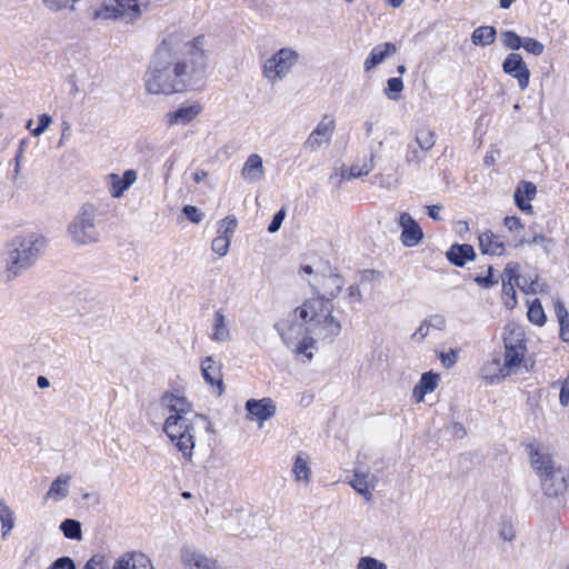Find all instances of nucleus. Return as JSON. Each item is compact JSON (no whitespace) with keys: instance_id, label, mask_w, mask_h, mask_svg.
Here are the masks:
<instances>
[{"instance_id":"obj_49","label":"nucleus","mask_w":569,"mask_h":569,"mask_svg":"<svg viewBox=\"0 0 569 569\" xmlns=\"http://www.w3.org/2000/svg\"><path fill=\"white\" fill-rule=\"evenodd\" d=\"M438 359L446 369H450L458 360V351L455 349H450L447 352L441 351L438 353Z\"/></svg>"},{"instance_id":"obj_32","label":"nucleus","mask_w":569,"mask_h":569,"mask_svg":"<svg viewBox=\"0 0 569 569\" xmlns=\"http://www.w3.org/2000/svg\"><path fill=\"white\" fill-rule=\"evenodd\" d=\"M470 39L475 46H489L496 40V29L490 26L478 27L472 31Z\"/></svg>"},{"instance_id":"obj_43","label":"nucleus","mask_w":569,"mask_h":569,"mask_svg":"<svg viewBox=\"0 0 569 569\" xmlns=\"http://www.w3.org/2000/svg\"><path fill=\"white\" fill-rule=\"evenodd\" d=\"M552 239L545 237L543 234H536L532 239H522L519 241L518 246H530V244H540L546 253H549L552 247Z\"/></svg>"},{"instance_id":"obj_59","label":"nucleus","mask_w":569,"mask_h":569,"mask_svg":"<svg viewBox=\"0 0 569 569\" xmlns=\"http://www.w3.org/2000/svg\"><path fill=\"white\" fill-rule=\"evenodd\" d=\"M83 569H109L102 557H92Z\"/></svg>"},{"instance_id":"obj_26","label":"nucleus","mask_w":569,"mask_h":569,"mask_svg":"<svg viewBox=\"0 0 569 569\" xmlns=\"http://www.w3.org/2000/svg\"><path fill=\"white\" fill-rule=\"evenodd\" d=\"M440 381V376L432 371L421 375L419 382L415 386L412 396L417 402H422L426 395L433 392Z\"/></svg>"},{"instance_id":"obj_11","label":"nucleus","mask_w":569,"mask_h":569,"mask_svg":"<svg viewBox=\"0 0 569 569\" xmlns=\"http://www.w3.org/2000/svg\"><path fill=\"white\" fill-rule=\"evenodd\" d=\"M336 129V121L331 116L325 114L317 127L308 136L303 147L310 151H317L329 146Z\"/></svg>"},{"instance_id":"obj_25","label":"nucleus","mask_w":569,"mask_h":569,"mask_svg":"<svg viewBox=\"0 0 569 569\" xmlns=\"http://www.w3.org/2000/svg\"><path fill=\"white\" fill-rule=\"evenodd\" d=\"M112 569H153V567L144 553L128 552L114 562Z\"/></svg>"},{"instance_id":"obj_13","label":"nucleus","mask_w":569,"mask_h":569,"mask_svg":"<svg viewBox=\"0 0 569 569\" xmlns=\"http://www.w3.org/2000/svg\"><path fill=\"white\" fill-rule=\"evenodd\" d=\"M503 71L517 79L519 88L525 90L529 86L530 71L518 53H509L502 62Z\"/></svg>"},{"instance_id":"obj_21","label":"nucleus","mask_w":569,"mask_h":569,"mask_svg":"<svg viewBox=\"0 0 569 569\" xmlns=\"http://www.w3.org/2000/svg\"><path fill=\"white\" fill-rule=\"evenodd\" d=\"M201 372L207 383L216 388L217 395L220 396L223 392L221 365L213 360L212 357H207L201 362Z\"/></svg>"},{"instance_id":"obj_27","label":"nucleus","mask_w":569,"mask_h":569,"mask_svg":"<svg viewBox=\"0 0 569 569\" xmlns=\"http://www.w3.org/2000/svg\"><path fill=\"white\" fill-rule=\"evenodd\" d=\"M397 52V47L395 43L386 42L379 46H376L368 58L363 62V68L366 71H370L380 63L385 61V59L391 57Z\"/></svg>"},{"instance_id":"obj_28","label":"nucleus","mask_w":569,"mask_h":569,"mask_svg":"<svg viewBox=\"0 0 569 569\" xmlns=\"http://www.w3.org/2000/svg\"><path fill=\"white\" fill-rule=\"evenodd\" d=\"M447 259L457 267H463L476 258L475 249L470 244H452L446 252Z\"/></svg>"},{"instance_id":"obj_64","label":"nucleus","mask_w":569,"mask_h":569,"mask_svg":"<svg viewBox=\"0 0 569 569\" xmlns=\"http://www.w3.org/2000/svg\"><path fill=\"white\" fill-rule=\"evenodd\" d=\"M208 177V173L207 171L204 170H197L194 173H193V180L197 182V183H200L202 182L203 180H206Z\"/></svg>"},{"instance_id":"obj_24","label":"nucleus","mask_w":569,"mask_h":569,"mask_svg":"<svg viewBox=\"0 0 569 569\" xmlns=\"http://www.w3.org/2000/svg\"><path fill=\"white\" fill-rule=\"evenodd\" d=\"M349 485L367 501L372 498V490L376 486V478L370 472H362L356 470Z\"/></svg>"},{"instance_id":"obj_12","label":"nucleus","mask_w":569,"mask_h":569,"mask_svg":"<svg viewBox=\"0 0 569 569\" xmlns=\"http://www.w3.org/2000/svg\"><path fill=\"white\" fill-rule=\"evenodd\" d=\"M397 223L401 229L400 241L405 247L412 248L422 242L423 231L409 212H401Z\"/></svg>"},{"instance_id":"obj_29","label":"nucleus","mask_w":569,"mask_h":569,"mask_svg":"<svg viewBox=\"0 0 569 569\" xmlns=\"http://www.w3.org/2000/svg\"><path fill=\"white\" fill-rule=\"evenodd\" d=\"M211 339L216 342H228L231 340V331L228 320L221 309L216 310L211 326Z\"/></svg>"},{"instance_id":"obj_53","label":"nucleus","mask_w":569,"mask_h":569,"mask_svg":"<svg viewBox=\"0 0 569 569\" xmlns=\"http://www.w3.org/2000/svg\"><path fill=\"white\" fill-rule=\"evenodd\" d=\"M475 282L482 287V288H490L492 286H495L496 283H498V280H495L492 278V267H489L488 268V274L486 277H482V276H476L473 278Z\"/></svg>"},{"instance_id":"obj_63","label":"nucleus","mask_w":569,"mask_h":569,"mask_svg":"<svg viewBox=\"0 0 569 569\" xmlns=\"http://www.w3.org/2000/svg\"><path fill=\"white\" fill-rule=\"evenodd\" d=\"M451 432L455 437L459 439L463 438L467 433L465 427L459 422H455L451 425Z\"/></svg>"},{"instance_id":"obj_19","label":"nucleus","mask_w":569,"mask_h":569,"mask_svg":"<svg viewBox=\"0 0 569 569\" xmlns=\"http://www.w3.org/2000/svg\"><path fill=\"white\" fill-rule=\"evenodd\" d=\"M540 478L542 490L547 496L557 497L567 490V476L560 468L542 475Z\"/></svg>"},{"instance_id":"obj_18","label":"nucleus","mask_w":569,"mask_h":569,"mask_svg":"<svg viewBox=\"0 0 569 569\" xmlns=\"http://www.w3.org/2000/svg\"><path fill=\"white\" fill-rule=\"evenodd\" d=\"M291 473L293 480L300 488H307L311 482L312 470H311V458L306 452H299L295 456Z\"/></svg>"},{"instance_id":"obj_60","label":"nucleus","mask_w":569,"mask_h":569,"mask_svg":"<svg viewBox=\"0 0 569 569\" xmlns=\"http://www.w3.org/2000/svg\"><path fill=\"white\" fill-rule=\"evenodd\" d=\"M441 209H442L441 206H438V204L428 206L427 213L432 220L441 221L442 220V217L440 214Z\"/></svg>"},{"instance_id":"obj_36","label":"nucleus","mask_w":569,"mask_h":569,"mask_svg":"<svg viewBox=\"0 0 569 569\" xmlns=\"http://www.w3.org/2000/svg\"><path fill=\"white\" fill-rule=\"evenodd\" d=\"M527 316L529 321L537 326H543L547 320L545 310L538 299L530 303Z\"/></svg>"},{"instance_id":"obj_30","label":"nucleus","mask_w":569,"mask_h":569,"mask_svg":"<svg viewBox=\"0 0 569 569\" xmlns=\"http://www.w3.org/2000/svg\"><path fill=\"white\" fill-rule=\"evenodd\" d=\"M72 477L67 473L59 475L51 483L49 490L44 495V500L61 501L69 495V487Z\"/></svg>"},{"instance_id":"obj_45","label":"nucleus","mask_w":569,"mask_h":569,"mask_svg":"<svg viewBox=\"0 0 569 569\" xmlns=\"http://www.w3.org/2000/svg\"><path fill=\"white\" fill-rule=\"evenodd\" d=\"M230 240L227 237H216L211 242V249L219 257H224L228 253Z\"/></svg>"},{"instance_id":"obj_17","label":"nucleus","mask_w":569,"mask_h":569,"mask_svg":"<svg viewBox=\"0 0 569 569\" xmlns=\"http://www.w3.org/2000/svg\"><path fill=\"white\" fill-rule=\"evenodd\" d=\"M181 561L188 569H219L217 561L202 551L186 547L181 551Z\"/></svg>"},{"instance_id":"obj_46","label":"nucleus","mask_w":569,"mask_h":569,"mask_svg":"<svg viewBox=\"0 0 569 569\" xmlns=\"http://www.w3.org/2000/svg\"><path fill=\"white\" fill-rule=\"evenodd\" d=\"M521 48L533 56H540L545 50V46L533 38H523Z\"/></svg>"},{"instance_id":"obj_39","label":"nucleus","mask_w":569,"mask_h":569,"mask_svg":"<svg viewBox=\"0 0 569 569\" xmlns=\"http://www.w3.org/2000/svg\"><path fill=\"white\" fill-rule=\"evenodd\" d=\"M0 521L2 523V536L7 537L13 528V512L2 502L0 503Z\"/></svg>"},{"instance_id":"obj_3","label":"nucleus","mask_w":569,"mask_h":569,"mask_svg":"<svg viewBox=\"0 0 569 569\" xmlns=\"http://www.w3.org/2000/svg\"><path fill=\"white\" fill-rule=\"evenodd\" d=\"M159 402L166 413L163 432L181 453L183 460L192 462L197 431L203 429L212 433V423L206 416L194 411L192 402L180 389L163 392Z\"/></svg>"},{"instance_id":"obj_14","label":"nucleus","mask_w":569,"mask_h":569,"mask_svg":"<svg viewBox=\"0 0 569 569\" xmlns=\"http://www.w3.org/2000/svg\"><path fill=\"white\" fill-rule=\"evenodd\" d=\"M202 111V106L199 102L180 106L173 111L164 114V122L168 127L188 126L190 124Z\"/></svg>"},{"instance_id":"obj_9","label":"nucleus","mask_w":569,"mask_h":569,"mask_svg":"<svg viewBox=\"0 0 569 569\" xmlns=\"http://www.w3.org/2000/svg\"><path fill=\"white\" fill-rule=\"evenodd\" d=\"M299 272L310 276L315 273L313 278L309 279L308 282L316 291V297H320L328 302L340 293L345 284L342 278L330 267H328V273L315 272L310 266H302Z\"/></svg>"},{"instance_id":"obj_7","label":"nucleus","mask_w":569,"mask_h":569,"mask_svg":"<svg viewBox=\"0 0 569 569\" xmlns=\"http://www.w3.org/2000/svg\"><path fill=\"white\" fill-rule=\"evenodd\" d=\"M150 0H106L94 11V20H120L127 24L136 23L148 11Z\"/></svg>"},{"instance_id":"obj_52","label":"nucleus","mask_w":569,"mask_h":569,"mask_svg":"<svg viewBox=\"0 0 569 569\" xmlns=\"http://www.w3.org/2000/svg\"><path fill=\"white\" fill-rule=\"evenodd\" d=\"M519 264L516 262H509L502 273V279L506 278L507 283H512L518 278Z\"/></svg>"},{"instance_id":"obj_54","label":"nucleus","mask_w":569,"mask_h":569,"mask_svg":"<svg viewBox=\"0 0 569 569\" xmlns=\"http://www.w3.org/2000/svg\"><path fill=\"white\" fill-rule=\"evenodd\" d=\"M499 536L505 541H512L515 539V530L510 522L503 521L499 528Z\"/></svg>"},{"instance_id":"obj_56","label":"nucleus","mask_w":569,"mask_h":569,"mask_svg":"<svg viewBox=\"0 0 569 569\" xmlns=\"http://www.w3.org/2000/svg\"><path fill=\"white\" fill-rule=\"evenodd\" d=\"M286 217V212L283 209L279 210L272 218V221L270 222L269 227H268V231L273 233V232H277L280 227H281V223L283 221Z\"/></svg>"},{"instance_id":"obj_44","label":"nucleus","mask_w":569,"mask_h":569,"mask_svg":"<svg viewBox=\"0 0 569 569\" xmlns=\"http://www.w3.org/2000/svg\"><path fill=\"white\" fill-rule=\"evenodd\" d=\"M502 43L511 49V50H518L521 48L522 44V38H520L516 32L513 31H505L501 34Z\"/></svg>"},{"instance_id":"obj_55","label":"nucleus","mask_w":569,"mask_h":569,"mask_svg":"<svg viewBox=\"0 0 569 569\" xmlns=\"http://www.w3.org/2000/svg\"><path fill=\"white\" fill-rule=\"evenodd\" d=\"M559 402L562 407L569 406V376L561 382Z\"/></svg>"},{"instance_id":"obj_47","label":"nucleus","mask_w":569,"mask_h":569,"mask_svg":"<svg viewBox=\"0 0 569 569\" xmlns=\"http://www.w3.org/2000/svg\"><path fill=\"white\" fill-rule=\"evenodd\" d=\"M405 160H406V163L409 166H411V164L419 166L423 160V156L421 154L420 148L416 144L415 146L409 144Z\"/></svg>"},{"instance_id":"obj_48","label":"nucleus","mask_w":569,"mask_h":569,"mask_svg":"<svg viewBox=\"0 0 569 569\" xmlns=\"http://www.w3.org/2000/svg\"><path fill=\"white\" fill-rule=\"evenodd\" d=\"M502 293L506 297L505 305L513 308L517 303L516 290L512 283H507L506 278L502 279Z\"/></svg>"},{"instance_id":"obj_2","label":"nucleus","mask_w":569,"mask_h":569,"mask_svg":"<svg viewBox=\"0 0 569 569\" xmlns=\"http://www.w3.org/2000/svg\"><path fill=\"white\" fill-rule=\"evenodd\" d=\"M331 302L320 297L306 299L295 309L301 322L279 323L277 330L286 347L302 362H310L317 351V339L333 340L341 331V323L332 315Z\"/></svg>"},{"instance_id":"obj_40","label":"nucleus","mask_w":569,"mask_h":569,"mask_svg":"<svg viewBox=\"0 0 569 569\" xmlns=\"http://www.w3.org/2000/svg\"><path fill=\"white\" fill-rule=\"evenodd\" d=\"M355 569H388V565L372 556H361L358 559Z\"/></svg>"},{"instance_id":"obj_42","label":"nucleus","mask_w":569,"mask_h":569,"mask_svg":"<svg viewBox=\"0 0 569 569\" xmlns=\"http://www.w3.org/2000/svg\"><path fill=\"white\" fill-rule=\"evenodd\" d=\"M372 169L371 163H363L362 166L353 164L349 171L345 170L341 173V179L350 180L368 174Z\"/></svg>"},{"instance_id":"obj_8","label":"nucleus","mask_w":569,"mask_h":569,"mask_svg":"<svg viewBox=\"0 0 569 569\" xmlns=\"http://www.w3.org/2000/svg\"><path fill=\"white\" fill-rule=\"evenodd\" d=\"M299 61V53L291 48H281L262 63V76L272 86L283 81Z\"/></svg>"},{"instance_id":"obj_41","label":"nucleus","mask_w":569,"mask_h":569,"mask_svg":"<svg viewBox=\"0 0 569 569\" xmlns=\"http://www.w3.org/2000/svg\"><path fill=\"white\" fill-rule=\"evenodd\" d=\"M80 0H42L43 6L52 11L59 12L62 10H74V4Z\"/></svg>"},{"instance_id":"obj_10","label":"nucleus","mask_w":569,"mask_h":569,"mask_svg":"<svg viewBox=\"0 0 569 569\" xmlns=\"http://www.w3.org/2000/svg\"><path fill=\"white\" fill-rule=\"evenodd\" d=\"M526 453L528 455L531 468L538 477L557 468L550 448L541 441L533 439L526 443Z\"/></svg>"},{"instance_id":"obj_15","label":"nucleus","mask_w":569,"mask_h":569,"mask_svg":"<svg viewBox=\"0 0 569 569\" xmlns=\"http://www.w3.org/2000/svg\"><path fill=\"white\" fill-rule=\"evenodd\" d=\"M138 173L133 169H128L122 176L118 173H109L106 176V183L110 196L113 199H119L124 191L136 183Z\"/></svg>"},{"instance_id":"obj_57","label":"nucleus","mask_w":569,"mask_h":569,"mask_svg":"<svg viewBox=\"0 0 569 569\" xmlns=\"http://www.w3.org/2000/svg\"><path fill=\"white\" fill-rule=\"evenodd\" d=\"M28 146V139H23L20 141L19 143V148H18V152H17V156L14 158V176L17 177L19 173H20V163H21V160H22V157H23V153H24V150Z\"/></svg>"},{"instance_id":"obj_34","label":"nucleus","mask_w":569,"mask_h":569,"mask_svg":"<svg viewBox=\"0 0 569 569\" xmlns=\"http://www.w3.org/2000/svg\"><path fill=\"white\" fill-rule=\"evenodd\" d=\"M237 219L234 217H226L218 221L217 233L218 237H227L230 241L237 229Z\"/></svg>"},{"instance_id":"obj_1","label":"nucleus","mask_w":569,"mask_h":569,"mask_svg":"<svg viewBox=\"0 0 569 569\" xmlns=\"http://www.w3.org/2000/svg\"><path fill=\"white\" fill-rule=\"evenodd\" d=\"M206 37H189L182 31L167 34L154 52L144 74L149 94L182 92L200 79L207 66Z\"/></svg>"},{"instance_id":"obj_62","label":"nucleus","mask_w":569,"mask_h":569,"mask_svg":"<svg viewBox=\"0 0 569 569\" xmlns=\"http://www.w3.org/2000/svg\"><path fill=\"white\" fill-rule=\"evenodd\" d=\"M498 157H499V151L496 149H492L487 152V154L483 158V162L486 166L490 167L496 162Z\"/></svg>"},{"instance_id":"obj_6","label":"nucleus","mask_w":569,"mask_h":569,"mask_svg":"<svg viewBox=\"0 0 569 569\" xmlns=\"http://www.w3.org/2000/svg\"><path fill=\"white\" fill-rule=\"evenodd\" d=\"M99 209L94 203H83L67 227V236L77 247L98 243L101 238L98 228Z\"/></svg>"},{"instance_id":"obj_20","label":"nucleus","mask_w":569,"mask_h":569,"mask_svg":"<svg viewBox=\"0 0 569 569\" xmlns=\"http://www.w3.org/2000/svg\"><path fill=\"white\" fill-rule=\"evenodd\" d=\"M240 176L243 181L247 183H258L260 182L264 176L266 170L263 167V160L260 154L258 153H251L244 161L241 170Z\"/></svg>"},{"instance_id":"obj_58","label":"nucleus","mask_w":569,"mask_h":569,"mask_svg":"<svg viewBox=\"0 0 569 569\" xmlns=\"http://www.w3.org/2000/svg\"><path fill=\"white\" fill-rule=\"evenodd\" d=\"M503 224L509 231H516L523 228V224L521 223L520 219L515 216L506 217L503 220Z\"/></svg>"},{"instance_id":"obj_61","label":"nucleus","mask_w":569,"mask_h":569,"mask_svg":"<svg viewBox=\"0 0 569 569\" xmlns=\"http://www.w3.org/2000/svg\"><path fill=\"white\" fill-rule=\"evenodd\" d=\"M348 298L350 302H359L361 300V291L359 286H350L348 288Z\"/></svg>"},{"instance_id":"obj_38","label":"nucleus","mask_w":569,"mask_h":569,"mask_svg":"<svg viewBox=\"0 0 569 569\" xmlns=\"http://www.w3.org/2000/svg\"><path fill=\"white\" fill-rule=\"evenodd\" d=\"M60 529L63 535L69 539L81 538V526L80 522L73 519H66L61 522Z\"/></svg>"},{"instance_id":"obj_31","label":"nucleus","mask_w":569,"mask_h":569,"mask_svg":"<svg viewBox=\"0 0 569 569\" xmlns=\"http://www.w3.org/2000/svg\"><path fill=\"white\" fill-rule=\"evenodd\" d=\"M537 188L532 182H522L515 191V201L523 212H531L530 201L535 198Z\"/></svg>"},{"instance_id":"obj_22","label":"nucleus","mask_w":569,"mask_h":569,"mask_svg":"<svg viewBox=\"0 0 569 569\" xmlns=\"http://www.w3.org/2000/svg\"><path fill=\"white\" fill-rule=\"evenodd\" d=\"M447 320L442 315L436 313L426 318L412 333V340L423 341L432 331H442L446 329Z\"/></svg>"},{"instance_id":"obj_16","label":"nucleus","mask_w":569,"mask_h":569,"mask_svg":"<svg viewBox=\"0 0 569 569\" xmlns=\"http://www.w3.org/2000/svg\"><path fill=\"white\" fill-rule=\"evenodd\" d=\"M246 410L248 411L249 419L257 420L260 427L264 421L276 415V405L270 398H262L259 400L249 399L246 402Z\"/></svg>"},{"instance_id":"obj_50","label":"nucleus","mask_w":569,"mask_h":569,"mask_svg":"<svg viewBox=\"0 0 569 569\" xmlns=\"http://www.w3.org/2000/svg\"><path fill=\"white\" fill-rule=\"evenodd\" d=\"M38 127L31 130V133L34 137H40L50 127L52 118L47 113H42L38 117Z\"/></svg>"},{"instance_id":"obj_51","label":"nucleus","mask_w":569,"mask_h":569,"mask_svg":"<svg viewBox=\"0 0 569 569\" xmlns=\"http://www.w3.org/2000/svg\"><path fill=\"white\" fill-rule=\"evenodd\" d=\"M182 212L193 223H199L203 218L202 212L194 206H184Z\"/></svg>"},{"instance_id":"obj_35","label":"nucleus","mask_w":569,"mask_h":569,"mask_svg":"<svg viewBox=\"0 0 569 569\" xmlns=\"http://www.w3.org/2000/svg\"><path fill=\"white\" fill-rule=\"evenodd\" d=\"M416 146L420 148L421 151H428L435 146V132L429 129H420L416 133Z\"/></svg>"},{"instance_id":"obj_23","label":"nucleus","mask_w":569,"mask_h":569,"mask_svg":"<svg viewBox=\"0 0 569 569\" xmlns=\"http://www.w3.org/2000/svg\"><path fill=\"white\" fill-rule=\"evenodd\" d=\"M478 240L479 249L483 254L502 256L506 251L502 238L491 230L480 233Z\"/></svg>"},{"instance_id":"obj_5","label":"nucleus","mask_w":569,"mask_h":569,"mask_svg":"<svg viewBox=\"0 0 569 569\" xmlns=\"http://www.w3.org/2000/svg\"><path fill=\"white\" fill-rule=\"evenodd\" d=\"M502 340L503 365L500 366L499 359L487 363L482 368V376L487 380H500L511 373H518L523 366L528 352L525 329L518 323L510 322L503 329Z\"/></svg>"},{"instance_id":"obj_4","label":"nucleus","mask_w":569,"mask_h":569,"mask_svg":"<svg viewBox=\"0 0 569 569\" xmlns=\"http://www.w3.org/2000/svg\"><path fill=\"white\" fill-rule=\"evenodd\" d=\"M46 246V238L36 232L12 238L4 246L1 256L4 280L10 282L34 266Z\"/></svg>"},{"instance_id":"obj_37","label":"nucleus","mask_w":569,"mask_h":569,"mask_svg":"<svg viewBox=\"0 0 569 569\" xmlns=\"http://www.w3.org/2000/svg\"><path fill=\"white\" fill-rule=\"evenodd\" d=\"M403 90V81L401 78H390L387 80V87L385 88V94L389 100L398 101L400 93Z\"/></svg>"},{"instance_id":"obj_33","label":"nucleus","mask_w":569,"mask_h":569,"mask_svg":"<svg viewBox=\"0 0 569 569\" xmlns=\"http://www.w3.org/2000/svg\"><path fill=\"white\" fill-rule=\"evenodd\" d=\"M555 311L560 327L559 337L563 342H569V312L559 299L555 302Z\"/></svg>"}]
</instances>
